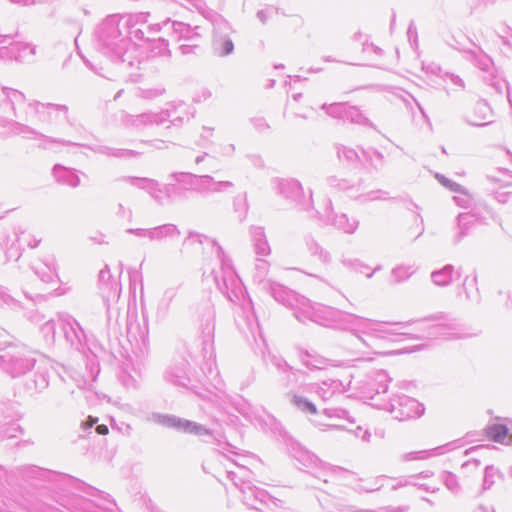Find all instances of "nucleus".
<instances>
[{
    "instance_id": "nucleus-13",
    "label": "nucleus",
    "mask_w": 512,
    "mask_h": 512,
    "mask_svg": "<svg viewBox=\"0 0 512 512\" xmlns=\"http://www.w3.org/2000/svg\"><path fill=\"white\" fill-rule=\"evenodd\" d=\"M263 291L269 293L277 302L292 308L294 314L301 312V308L306 304L307 298L298 295L294 291L276 282H272L268 287L264 288Z\"/></svg>"
},
{
    "instance_id": "nucleus-22",
    "label": "nucleus",
    "mask_w": 512,
    "mask_h": 512,
    "mask_svg": "<svg viewBox=\"0 0 512 512\" xmlns=\"http://www.w3.org/2000/svg\"><path fill=\"white\" fill-rule=\"evenodd\" d=\"M45 109H55L58 111H62L64 113H67L68 108L65 105H59V104H53V103H41L39 101H30L26 105V110L24 113V119L25 120H31V119H38L39 121H45Z\"/></svg>"
},
{
    "instance_id": "nucleus-19",
    "label": "nucleus",
    "mask_w": 512,
    "mask_h": 512,
    "mask_svg": "<svg viewBox=\"0 0 512 512\" xmlns=\"http://www.w3.org/2000/svg\"><path fill=\"white\" fill-rule=\"evenodd\" d=\"M310 390L316 393L323 401L332 399L335 395L345 392V386L338 379H328L310 385Z\"/></svg>"
},
{
    "instance_id": "nucleus-7",
    "label": "nucleus",
    "mask_w": 512,
    "mask_h": 512,
    "mask_svg": "<svg viewBox=\"0 0 512 512\" xmlns=\"http://www.w3.org/2000/svg\"><path fill=\"white\" fill-rule=\"evenodd\" d=\"M147 420L151 423L166 428H171L179 432L192 434L199 437L211 436V431L204 425L180 418L176 415L153 412L147 417Z\"/></svg>"
},
{
    "instance_id": "nucleus-16",
    "label": "nucleus",
    "mask_w": 512,
    "mask_h": 512,
    "mask_svg": "<svg viewBox=\"0 0 512 512\" xmlns=\"http://www.w3.org/2000/svg\"><path fill=\"white\" fill-rule=\"evenodd\" d=\"M317 214H319L320 220L347 234H353L359 225V221L356 218H349L344 213H335L330 200H327L324 212L322 214L317 212Z\"/></svg>"
},
{
    "instance_id": "nucleus-37",
    "label": "nucleus",
    "mask_w": 512,
    "mask_h": 512,
    "mask_svg": "<svg viewBox=\"0 0 512 512\" xmlns=\"http://www.w3.org/2000/svg\"><path fill=\"white\" fill-rule=\"evenodd\" d=\"M53 175L58 182L67 184L71 187H77L80 183V179L76 174L60 165L54 166Z\"/></svg>"
},
{
    "instance_id": "nucleus-20",
    "label": "nucleus",
    "mask_w": 512,
    "mask_h": 512,
    "mask_svg": "<svg viewBox=\"0 0 512 512\" xmlns=\"http://www.w3.org/2000/svg\"><path fill=\"white\" fill-rule=\"evenodd\" d=\"M25 95L13 88L2 87V95H0V107L6 111L9 109L16 118L22 117L16 110L17 105L25 104Z\"/></svg>"
},
{
    "instance_id": "nucleus-3",
    "label": "nucleus",
    "mask_w": 512,
    "mask_h": 512,
    "mask_svg": "<svg viewBox=\"0 0 512 512\" xmlns=\"http://www.w3.org/2000/svg\"><path fill=\"white\" fill-rule=\"evenodd\" d=\"M121 18L117 15L108 16L95 30L96 47L112 61L127 67H134L140 61L137 57L136 45L120 28Z\"/></svg>"
},
{
    "instance_id": "nucleus-26",
    "label": "nucleus",
    "mask_w": 512,
    "mask_h": 512,
    "mask_svg": "<svg viewBox=\"0 0 512 512\" xmlns=\"http://www.w3.org/2000/svg\"><path fill=\"white\" fill-rule=\"evenodd\" d=\"M250 235L255 253L258 256L270 255L271 249L267 241L264 228L253 226L250 229Z\"/></svg>"
},
{
    "instance_id": "nucleus-55",
    "label": "nucleus",
    "mask_w": 512,
    "mask_h": 512,
    "mask_svg": "<svg viewBox=\"0 0 512 512\" xmlns=\"http://www.w3.org/2000/svg\"><path fill=\"white\" fill-rule=\"evenodd\" d=\"M442 480L451 492L458 493L460 491V485L457 476L451 472H444L442 474Z\"/></svg>"
},
{
    "instance_id": "nucleus-43",
    "label": "nucleus",
    "mask_w": 512,
    "mask_h": 512,
    "mask_svg": "<svg viewBox=\"0 0 512 512\" xmlns=\"http://www.w3.org/2000/svg\"><path fill=\"white\" fill-rule=\"evenodd\" d=\"M290 401L297 409L304 413L316 414L317 412L315 404L301 395L292 394Z\"/></svg>"
},
{
    "instance_id": "nucleus-17",
    "label": "nucleus",
    "mask_w": 512,
    "mask_h": 512,
    "mask_svg": "<svg viewBox=\"0 0 512 512\" xmlns=\"http://www.w3.org/2000/svg\"><path fill=\"white\" fill-rule=\"evenodd\" d=\"M240 491L243 503L252 509L260 510L258 504H266L270 499L269 494L264 489L258 488L249 482L242 483Z\"/></svg>"
},
{
    "instance_id": "nucleus-4",
    "label": "nucleus",
    "mask_w": 512,
    "mask_h": 512,
    "mask_svg": "<svg viewBox=\"0 0 512 512\" xmlns=\"http://www.w3.org/2000/svg\"><path fill=\"white\" fill-rule=\"evenodd\" d=\"M182 245L183 248L189 250L210 247L220 264L218 270L213 269L211 272L218 290L231 301L239 297L242 291L241 280L236 274L231 260L224 254L222 247L215 240L197 232H189Z\"/></svg>"
},
{
    "instance_id": "nucleus-18",
    "label": "nucleus",
    "mask_w": 512,
    "mask_h": 512,
    "mask_svg": "<svg viewBox=\"0 0 512 512\" xmlns=\"http://www.w3.org/2000/svg\"><path fill=\"white\" fill-rule=\"evenodd\" d=\"M451 46L465 54V59L473 63L482 71H489L493 65V61L489 55H487L481 48L477 47V50L465 49L460 42L454 39V43Z\"/></svg>"
},
{
    "instance_id": "nucleus-32",
    "label": "nucleus",
    "mask_w": 512,
    "mask_h": 512,
    "mask_svg": "<svg viewBox=\"0 0 512 512\" xmlns=\"http://www.w3.org/2000/svg\"><path fill=\"white\" fill-rule=\"evenodd\" d=\"M475 223L476 218L473 214L460 213L457 217L459 232L455 235L454 242L459 243L465 236H467Z\"/></svg>"
},
{
    "instance_id": "nucleus-54",
    "label": "nucleus",
    "mask_w": 512,
    "mask_h": 512,
    "mask_svg": "<svg viewBox=\"0 0 512 512\" xmlns=\"http://www.w3.org/2000/svg\"><path fill=\"white\" fill-rule=\"evenodd\" d=\"M337 155L340 160L347 161L348 163H353L359 159L358 153L346 146H338Z\"/></svg>"
},
{
    "instance_id": "nucleus-41",
    "label": "nucleus",
    "mask_w": 512,
    "mask_h": 512,
    "mask_svg": "<svg viewBox=\"0 0 512 512\" xmlns=\"http://www.w3.org/2000/svg\"><path fill=\"white\" fill-rule=\"evenodd\" d=\"M213 47L215 52L222 57L231 54L234 50V44L227 36H219L215 38Z\"/></svg>"
},
{
    "instance_id": "nucleus-64",
    "label": "nucleus",
    "mask_w": 512,
    "mask_h": 512,
    "mask_svg": "<svg viewBox=\"0 0 512 512\" xmlns=\"http://www.w3.org/2000/svg\"><path fill=\"white\" fill-rule=\"evenodd\" d=\"M438 180L441 184H443L445 187L449 188L453 192H460L462 190V186L448 178H446L443 175H437Z\"/></svg>"
},
{
    "instance_id": "nucleus-11",
    "label": "nucleus",
    "mask_w": 512,
    "mask_h": 512,
    "mask_svg": "<svg viewBox=\"0 0 512 512\" xmlns=\"http://www.w3.org/2000/svg\"><path fill=\"white\" fill-rule=\"evenodd\" d=\"M391 378L384 370H374L367 374L363 379L355 380L354 388L368 398H373L376 394L385 393Z\"/></svg>"
},
{
    "instance_id": "nucleus-27",
    "label": "nucleus",
    "mask_w": 512,
    "mask_h": 512,
    "mask_svg": "<svg viewBox=\"0 0 512 512\" xmlns=\"http://www.w3.org/2000/svg\"><path fill=\"white\" fill-rule=\"evenodd\" d=\"M492 115L490 106L485 101H479L474 106V115L467 119L472 126L483 127L491 123L488 119Z\"/></svg>"
},
{
    "instance_id": "nucleus-25",
    "label": "nucleus",
    "mask_w": 512,
    "mask_h": 512,
    "mask_svg": "<svg viewBox=\"0 0 512 512\" xmlns=\"http://www.w3.org/2000/svg\"><path fill=\"white\" fill-rule=\"evenodd\" d=\"M270 362L281 375L280 380L285 387L290 386L296 381V370L290 366L282 357L273 355L270 357Z\"/></svg>"
},
{
    "instance_id": "nucleus-36",
    "label": "nucleus",
    "mask_w": 512,
    "mask_h": 512,
    "mask_svg": "<svg viewBox=\"0 0 512 512\" xmlns=\"http://www.w3.org/2000/svg\"><path fill=\"white\" fill-rule=\"evenodd\" d=\"M456 328V324L455 323H442V322H437L435 324H432L429 326L428 328V332L426 334L427 337L429 338H435V337H438V336H443V337H460L459 335H456L455 333H452V332H449V331H452Z\"/></svg>"
},
{
    "instance_id": "nucleus-29",
    "label": "nucleus",
    "mask_w": 512,
    "mask_h": 512,
    "mask_svg": "<svg viewBox=\"0 0 512 512\" xmlns=\"http://www.w3.org/2000/svg\"><path fill=\"white\" fill-rule=\"evenodd\" d=\"M8 52L17 61H30L36 53V47L25 42H15L10 43Z\"/></svg>"
},
{
    "instance_id": "nucleus-1",
    "label": "nucleus",
    "mask_w": 512,
    "mask_h": 512,
    "mask_svg": "<svg viewBox=\"0 0 512 512\" xmlns=\"http://www.w3.org/2000/svg\"><path fill=\"white\" fill-rule=\"evenodd\" d=\"M295 317L303 323L309 320L323 326L348 330L369 348H375L378 340L387 339L393 335L409 334L406 329L414 324L421 325L424 322L440 321L443 318L438 315L410 322H378L330 306L312 304L308 299L301 308V312L295 313Z\"/></svg>"
},
{
    "instance_id": "nucleus-49",
    "label": "nucleus",
    "mask_w": 512,
    "mask_h": 512,
    "mask_svg": "<svg viewBox=\"0 0 512 512\" xmlns=\"http://www.w3.org/2000/svg\"><path fill=\"white\" fill-rule=\"evenodd\" d=\"M413 266H398L392 270L391 281L394 283L402 282L415 273Z\"/></svg>"
},
{
    "instance_id": "nucleus-63",
    "label": "nucleus",
    "mask_w": 512,
    "mask_h": 512,
    "mask_svg": "<svg viewBox=\"0 0 512 512\" xmlns=\"http://www.w3.org/2000/svg\"><path fill=\"white\" fill-rule=\"evenodd\" d=\"M427 457L426 451H415V452H408L404 453L400 456V460L403 462H409L414 460H422Z\"/></svg>"
},
{
    "instance_id": "nucleus-2",
    "label": "nucleus",
    "mask_w": 512,
    "mask_h": 512,
    "mask_svg": "<svg viewBox=\"0 0 512 512\" xmlns=\"http://www.w3.org/2000/svg\"><path fill=\"white\" fill-rule=\"evenodd\" d=\"M0 368L13 378L24 376L34 368L33 378L25 383L29 393L41 392L48 387L49 377L43 363H38L35 352L25 345L9 344L0 349Z\"/></svg>"
},
{
    "instance_id": "nucleus-24",
    "label": "nucleus",
    "mask_w": 512,
    "mask_h": 512,
    "mask_svg": "<svg viewBox=\"0 0 512 512\" xmlns=\"http://www.w3.org/2000/svg\"><path fill=\"white\" fill-rule=\"evenodd\" d=\"M8 123L12 126V133L14 135L33 134V135L43 139L45 141V143L39 145V147L43 148V149L48 148V145L46 143H60L63 145H76V143H72L70 141L48 137L44 134L37 132L35 129L31 128L28 125H25V124H22V123L13 121V120L8 121Z\"/></svg>"
},
{
    "instance_id": "nucleus-12",
    "label": "nucleus",
    "mask_w": 512,
    "mask_h": 512,
    "mask_svg": "<svg viewBox=\"0 0 512 512\" xmlns=\"http://www.w3.org/2000/svg\"><path fill=\"white\" fill-rule=\"evenodd\" d=\"M58 327L60 328L66 343L74 350L80 351L84 345L85 333L75 318L70 315H59Z\"/></svg>"
},
{
    "instance_id": "nucleus-31",
    "label": "nucleus",
    "mask_w": 512,
    "mask_h": 512,
    "mask_svg": "<svg viewBox=\"0 0 512 512\" xmlns=\"http://www.w3.org/2000/svg\"><path fill=\"white\" fill-rule=\"evenodd\" d=\"M94 151L103 155L124 159L136 158L142 154V152L132 149L112 148L105 145L97 146Z\"/></svg>"
},
{
    "instance_id": "nucleus-62",
    "label": "nucleus",
    "mask_w": 512,
    "mask_h": 512,
    "mask_svg": "<svg viewBox=\"0 0 512 512\" xmlns=\"http://www.w3.org/2000/svg\"><path fill=\"white\" fill-rule=\"evenodd\" d=\"M234 184L231 181H215L212 178V186L210 193H220L231 189Z\"/></svg>"
},
{
    "instance_id": "nucleus-60",
    "label": "nucleus",
    "mask_w": 512,
    "mask_h": 512,
    "mask_svg": "<svg viewBox=\"0 0 512 512\" xmlns=\"http://www.w3.org/2000/svg\"><path fill=\"white\" fill-rule=\"evenodd\" d=\"M341 263L348 268L354 269L360 273H365L368 270V266L361 263L358 259H351L342 257Z\"/></svg>"
},
{
    "instance_id": "nucleus-30",
    "label": "nucleus",
    "mask_w": 512,
    "mask_h": 512,
    "mask_svg": "<svg viewBox=\"0 0 512 512\" xmlns=\"http://www.w3.org/2000/svg\"><path fill=\"white\" fill-rule=\"evenodd\" d=\"M300 361L303 365L310 369H324L330 360L312 351H300Z\"/></svg>"
},
{
    "instance_id": "nucleus-47",
    "label": "nucleus",
    "mask_w": 512,
    "mask_h": 512,
    "mask_svg": "<svg viewBox=\"0 0 512 512\" xmlns=\"http://www.w3.org/2000/svg\"><path fill=\"white\" fill-rule=\"evenodd\" d=\"M315 478L323 481L324 483H328L329 477L334 473V468L329 465L323 463L320 460V463L314 469L309 471Z\"/></svg>"
},
{
    "instance_id": "nucleus-9",
    "label": "nucleus",
    "mask_w": 512,
    "mask_h": 512,
    "mask_svg": "<svg viewBox=\"0 0 512 512\" xmlns=\"http://www.w3.org/2000/svg\"><path fill=\"white\" fill-rule=\"evenodd\" d=\"M273 184L278 194L284 198L294 202L302 210L308 211L312 207V194L305 199L303 187L296 179H279L273 180Z\"/></svg>"
},
{
    "instance_id": "nucleus-48",
    "label": "nucleus",
    "mask_w": 512,
    "mask_h": 512,
    "mask_svg": "<svg viewBox=\"0 0 512 512\" xmlns=\"http://www.w3.org/2000/svg\"><path fill=\"white\" fill-rule=\"evenodd\" d=\"M321 109L324 110L329 116L333 118L345 119V113L347 109L346 103H332L323 104Z\"/></svg>"
},
{
    "instance_id": "nucleus-61",
    "label": "nucleus",
    "mask_w": 512,
    "mask_h": 512,
    "mask_svg": "<svg viewBox=\"0 0 512 512\" xmlns=\"http://www.w3.org/2000/svg\"><path fill=\"white\" fill-rule=\"evenodd\" d=\"M323 413L329 417V418H339V419H347L349 421L350 420V417H349V413L344 410V409H341V408H325Z\"/></svg>"
},
{
    "instance_id": "nucleus-35",
    "label": "nucleus",
    "mask_w": 512,
    "mask_h": 512,
    "mask_svg": "<svg viewBox=\"0 0 512 512\" xmlns=\"http://www.w3.org/2000/svg\"><path fill=\"white\" fill-rule=\"evenodd\" d=\"M489 448L487 446H475L465 451L466 455L470 454H477V456L471 457L469 460L464 462L461 466V469L464 473H470L474 470H477L481 465V459L478 456V454H481L482 452L488 451Z\"/></svg>"
},
{
    "instance_id": "nucleus-8",
    "label": "nucleus",
    "mask_w": 512,
    "mask_h": 512,
    "mask_svg": "<svg viewBox=\"0 0 512 512\" xmlns=\"http://www.w3.org/2000/svg\"><path fill=\"white\" fill-rule=\"evenodd\" d=\"M198 317L200 320L202 353L204 357H211L214 351L215 310L210 301H206L199 306Z\"/></svg>"
},
{
    "instance_id": "nucleus-53",
    "label": "nucleus",
    "mask_w": 512,
    "mask_h": 512,
    "mask_svg": "<svg viewBox=\"0 0 512 512\" xmlns=\"http://www.w3.org/2000/svg\"><path fill=\"white\" fill-rule=\"evenodd\" d=\"M197 185L193 186V191L198 193H210L212 186V176L210 175H198L196 179Z\"/></svg>"
},
{
    "instance_id": "nucleus-51",
    "label": "nucleus",
    "mask_w": 512,
    "mask_h": 512,
    "mask_svg": "<svg viewBox=\"0 0 512 512\" xmlns=\"http://www.w3.org/2000/svg\"><path fill=\"white\" fill-rule=\"evenodd\" d=\"M501 473L498 469H496L492 465H487L485 467L484 479H483V489H490L495 483L497 478H500Z\"/></svg>"
},
{
    "instance_id": "nucleus-28",
    "label": "nucleus",
    "mask_w": 512,
    "mask_h": 512,
    "mask_svg": "<svg viewBox=\"0 0 512 512\" xmlns=\"http://www.w3.org/2000/svg\"><path fill=\"white\" fill-rule=\"evenodd\" d=\"M181 232L175 224L167 223L151 228V242H161L166 239H177Z\"/></svg>"
},
{
    "instance_id": "nucleus-56",
    "label": "nucleus",
    "mask_w": 512,
    "mask_h": 512,
    "mask_svg": "<svg viewBox=\"0 0 512 512\" xmlns=\"http://www.w3.org/2000/svg\"><path fill=\"white\" fill-rule=\"evenodd\" d=\"M250 421L254 425H258L262 428L272 427L276 423V419L274 418V416H272L270 414L254 415L252 418H250Z\"/></svg>"
},
{
    "instance_id": "nucleus-46",
    "label": "nucleus",
    "mask_w": 512,
    "mask_h": 512,
    "mask_svg": "<svg viewBox=\"0 0 512 512\" xmlns=\"http://www.w3.org/2000/svg\"><path fill=\"white\" fill-rule=\"evenodd\" d=\"M233 208L234 212L237 214V217L240 221H243L246 218L248 212V203L246 193L239 194L234 197L233 200Z\"/></svg>"
},
{
    "instance_id": "nucleus-40",
    "label": "nucleus",
    "mask_w": 512,
    "mask_h": 512,
    "mask_svg": "<svg viewBox=\"0 0 512 512\" xmlns=\"http://www.w3.org/2000/svg\"><path fill=\"white\" fill-rule=\"evenodd\" d=\"M344 120H347V121H350L351 123H355V124H359V125L373 127V124L370 122V120L356 106H348L347 105Z\"/></svg>"
},
{
    "instance_id": "nucleus-52",
    "label": "nucleus",
    "mask_w": 512,
    "mask_h": 512,
    "mask_svg": "<svg viewBox=\"0 0 512 512\" xmlns=\"http://www.w3.org/2000/svg\"><path fill=\"white\" fill-rule=\"evenodd\" d=\"M166 108H176L174 117L177 116H186L179 124H176L175 126L182 125L185 121H188L192 114L189 111L188 105H186L184 102H170L167 104Z\"/></svg>"
},
{
    "instance_id": "nucleus-50",
    "label": "nucleus",
    "mask_w": 512,
    "mask_h": 512,
    "mask_svg": "<svg viewBox=\"0 0 512 512\" xmlns=\"http://www.w3.org/2000/svg\"><path fill=\"white\" fill-rule=\"evenodd\" d=\"M58 326V321L56 322L53 319L47 320L40 327V331L43 334L46 342L53 343L56 335V327Z\"/></svg>"
},
{
    "instance_id": "nucleus-5",
    "label": "nucleus",
    "mask_w": 512,
    "mask_h": 512,
    "mask_svg": "<svg viewBox=\"0 0 512 512\" xmlns=\"http://www.w3.org/2000/svg\"><path fill=\"white\" fill-rule=\"evenodd\" d=\"M64 480L71 487L84 492L88 496L94 498V500L88 499L75 493H66L58 496L57 503L63 508H58L40 505L33 507L28 512H98L97 509H107L106 502L114 504L113 500L110 499V495L103 491H100L90 485H87L72 477H64ZM7 512H21L16 507H10Z\"/></svg>"
},
{
    "instance_id": "nucleus-59",
    "label": "nucleus",
    "mask_w": 512,
    "mask_h": 512,
    "mask_svg": "<svg viewBox=\"0 0 512 512\" xmlns=\"http://www.w3.org/2000/svg\"><path fill=\"white\" fill-rule=\"evenodd\" d=\"M327 182L331 187L339 188L344 191H349L354 187V184L346 179H339L336 176H330L327 178Z\"/></svg>"
},
{
    "instance_id": "nucleus-44",
    "label": "nucleus",
    "mask_w": 512,
    "mask_h": 512,
    "mask_svg": "<svg viewBox=\"0 0 512 512\" xmlns=\"http://www.w3.org/2000/svg\"><path fill=\"white\" fill-rule=\"evenodd\" d=\"M486 433L491 440L504 443L508 434V428L502 424H493L486 428Z\"/></svg>"
},
{
    "instance_id": "nucleus-23",
    "label": "nucleus",
    "mask_w": 512,
    "mask_h": 512,
    "mask_svg": "<svg viewBox=\"0 0 512 512\" xmlns=\"http://www.w3.org/2000/svg\"><path fill=\"white\" fill-rule=\"evenodd\" d=\"M164 378L167 382L175 386L186 387L190 383L188 363L181 361L169 367L164 373Z\"/></svg>"
},
{
    "instance_id": "nucleus-38",
    "label": "nucleus",
    "mask_w": 512,
    "mask_h": 512,
    "mask_svg": "<svg viewBox=\"0 0 512 512\" xmlns=\"http://www.w3.org/2000/svg\"><path fill=\"white\" fill-rule=\"evenodd\" d=\"M34 269L35 273L40 277V279L46 283L52 282L57 276V269L53 259L47 262H43L39 266H35Z\"/></svg>"
},
{
    "instance_id": "nucleus-33",
    "label": "nucleus",
    "mask_w": 512,
    "mask_h": 512,
    "mask_svg": "<svg viewBox=\"0 0 512 512\" xmlns=\"http://www.w3.org/2000/svg\"><path fill=\"white\" fill-rule=\"evenodd\" d=\"M269 272V263L264 259H256L255 273L253 275L254 282L257 283L260 289L268 287L273 281L267 278Z\"/></svg>"
},
{
    "instance_id": "nucleus-39",
    "label": "nucleus",
    "mask_w": 512,
    "mask_h": 512,
    "mask_svg": "<svg viewBox=\"0 0 512 512\" xmlns=\"http://www.w3.org/2000/svg\"><path fill=\"white\" fill-rule=\"evenodd\" d=\"M454 273V267L450 264L442 269L432 272L431 279L437 286H447L450 284Z\"/></svg>"
},
{
    "instance_id": "nucleus-45",
    "label": "nucleus",
    "mask_w": 512,
    "mask_h": 512,
    "mask_svg": "<svg viewBox=\"0 0 512 512\" xmlns=\"http://www.w3.org/2000/svg\"><path fill=\"white\" fill-rule=\"evenodd\" d=\"M171 177L178 182L179 184H182L186 190L193 191V186H196L198 179V175L187 173V172H176L171 175Z\"/></svg>"
},
{
    "instance_id": "nucleus-34",
    "label": "nucleus",
    "mask_w": 512,
    "mask_h": 512,
    "mask_svg": "<svg viewBox=\"0 0 512 512\" xmlns=\"http://www.w3.org/2000/svg\"><path fill=\"white\" fill-rule=\"evenodd\" d=\"M292 457L297 460L299 464H301L304 468L309 469V471L314 469V467L320 463V460L314 454L301 447H294L292 449Z\"/></svg>"
},
{
    "instance_id": "nucleus-14",
    "label": "nucleus",
    "mask_w": 512,
    "mask_h": 512,
    "mask_svg": "<svg viewBox=\"0 0 512 512\" xmlns=\"http://www.w3.org/2000/svg\"><path fill=\"white\" fill-rule=\"evenodd\" d=\"M98 289L107 308L111 303L117 302L120 297L121 285L113 279L108 265L99 271Z\"/></svg>"
},
{
    "instance_id": "nucleus-21",
    "label": "nucleus",
    "mask_w": 512,
    "mask_h": 512,
    "mask_svg": "<svg viewBox=\"0 0 512 512\" xmlns=\"http://www.w3.org/2000/svg\"><path fill=\"white\" fill-rule=\"evenodd\" d=\"M304 243L309 255L312 258L316 259L325 266H328L332 263L333 257L330 251L323 247L312 234L305 235Z\"/></svg>"
},
{
    "instance_id": "nucleus-42",
    "label": "nucleus",
    "mask_w": 512,
    "mask_h": 512,
    "mask_svg": "<svg viewBox=\"0 0 512 512\" xmlns=\"http://www.w3.org/2000/svg\"><path fill=\"white\" fill-rule=\"evenodd\" d=\"M493 69L494 64L492 65L489 71H486L487 73H489V76L485 77V81L489 86H491L495 90L497 94L502 95L504 92L508 90L507 82L503 78L494 75Z\"/></svg>"
},
{
    "instance_id": "nucleus-57",
    "label": "nucleus",
    "mask_w": 512,
    "mask_h": 512,
    "mask_svg": "<svg viewBox=\"0 0 512 512\" xmlns=\"http://www.w3.org/2000/svg\"><path fill=\"white\" fill-rule=\"evenodd\" d=\"M180 289V285L177 286H170L165 289L162 299H161V305H163L165 308H168L169 305L172 303V301L176 298L178 292Z\"/></svg>"
},
{
    "instance_id": "nucleus-15",
    "label": "nucleus",
    "mask_w": 512,
    "mask_h": 512,
    "mask_svg": "<svg viewBox=\"0 0 512 512\" xmlns=\"http://www.w3.org/2000/svg\"><path fill=\"white\" fill-rule=\"evenodd\" d=\"M122 180L128 181L132 186L146 190L158 203L163 204L165 196L170 197L175 192L174 184H167L163 188L153 179L140 177H125Z\"/></svg>"
},
{
    "instance_id": "nucleus-58",
    "label": "nucleus",
    "mask_w": 512,
    "mask_h": 512,
    "mask_svg": "<svg viewBox=\"0 0 512 512\" xmlns=\"http://www.w3.org/2000/svg\"><path fill=\"white\" fill-rule=\"evenodd\" d=\"M154 56H163L168 57L170 55V50L168 48V42L165 39H158L154 42V46L151 50Z\"/></svg>"
},
{
    "instance_id": "nucleus-10",
    "label": "nucleus",
    "mask_w": 512,
    "mask_h": 512,
    "mask_svg": "<svg viewBox=\"0 0 512 512\" xmlns=\"http://www.w3.org/2000/svg\"><path fill=\"white\" fill-rule=\"evenodd\" d=\"M389 411L399 421L416 419L424 413L423 404L407 395L397 396L391 399Z\"/></svg>"
},
{
    "instance_id": "nucleus-6",
    "label": "nucleus",
    "mask_w": 512,
    "mask_h": 512,
    "mask_svg": "<svg viewBox=\"0 0 512 512\" xmlns=\"http://www.w3.org/2000/svg\"><path fill=\"white\" fill-rule=\"evenodd\" d=\"M176 108H166L159 113L147 112L138 115L124 113L121 123L127 129L143 130L152 125H161L170 121L172 125L179 124L186 116L174 117Z\"/></svg>"
}]
</instances>
